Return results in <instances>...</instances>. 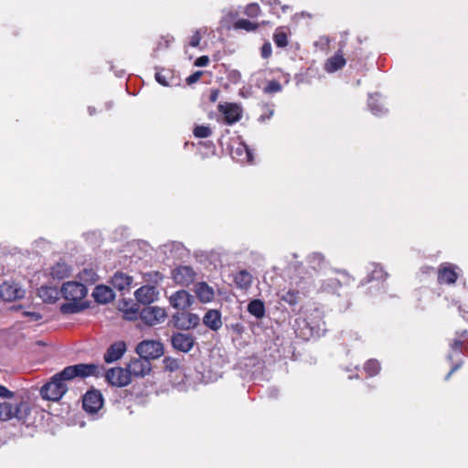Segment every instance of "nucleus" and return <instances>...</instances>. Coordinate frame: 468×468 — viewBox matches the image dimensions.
<instances>
[{
	"instance_id": "13",
	"label": "nucleus",
	"mask_w": 468,
	"mask_h": 468,
	"mask_svg": "<svg viewBox=\"0 0 468 468\" xmlns=\"http://www.w3.org/2000/svg\"><path fill=\"white\" fill-rule=\"evenodd\" d=\"M103 405L102 395L99 390H90L82 399V406L85 411L89 413L97 412Z\"/></svg>"
},
{
	"instance_id": "60",
	"label": "nucleus",
	"mask_w": 468,
	"mask_h": 468,
	"mask_svg": "<svg viewBox=\"0 0 468 468\" xmlns=\"http://www.w3.org/2000/svg\"><path fill=\"white\" fill-rule=\"evenodd\" d=\"M273 391H275V394H271V396H272V397H275V396H276L277 389H273Z\"/></svg>"
},
{
	"instance_id": "52",
	"label": "nucleus",
	"mask_w": 468,
	"mask_h": 468,
	"mask_svg": "<svg viewBox=\"0 0 468 468\" xmlns=\"http://www.w3.org/2000/svg\"><path fill=\"white\" fill-rule=\"evenodd\" d=\"M201 75H202V71H196L193 74H191L189 77H187L186 82L188 84H193V83L197 82V80H199Z\"/></svg>"
},
{
	"instance_id": "31",
	"label": "nucleus",
	"mask_w": 468,
	"mask_h": 468,
	"mask_svg": "<svg viewBox=\"0 0 468 468\" xmlns=\"http://www.w3.org/2000/svg\"><path fill=\"white\" fill-rule=\"evenodd\" d=\"M309 267L316 275L315 279H319L320 272L325 268L326 263L322 254L313 253L308 257Z\"/></svg>"
},
{
	"instance_id": "21",
	"label": "nucleus",
	"mask_w": 468,
	"mask_h": 468,
	"mask_svg": "<svg viewBox=\"0 0 468 468\" xmlns=\"http://www.w3.org/2000/svg\"><path fill=\"white\" fill-rule=\"evenodd\" d=\"M204 324L212 331H218L222 326L221 313L216 309L208 310L203 317Z\"/></svg>"
},
{
	"instance_id": "15",
	"label": "nucleus",
	"mask_w": 468,
	"mask_h": 468,
	"mask_svg": "<svg viewBox=\"0 0 468 468\" xmlns=\"http://www.w3.org/2000/svg\"><path fill=\"white\" fill-rule=\"evenodd\" d=\"M24 290L16 283L5 282L0 285V298L6 302H12L24 297Z\"/></svg>"
},
{
	"instance_id": "23",
	"label": "nucleus",
	"mask_w": 468,
	"mask_h": 468,
	"mask_svg": "<svg viewBox=\"0 0 468 468\" xmlns=\"http://www.w3.org/2000/svg\"><path fill=\"white\" fill-rule=\"evenodd\" d=\"M92 296L99 303H108L115 298V293L109 286L98 285L95 287Z\"/></svg>"
},
{
	"instance_id": "38",
	"label": "nucleus",
	"mask_w": 468,
	"mask_h": 468,
	"mask_svg": "<svg viewBox=\"0 0 468 468\" xmlns=\"http://www.w3.org/2000/svg\"><path fill=\"white\" fill-rule=\"evenodd\" d=\"M82 309L79 302L69 301V303H63L60 306V312L65 314H76Z\"/></svg>"
},
{
	"instance_id": "11",
	"label": "nucleus",
	"mask_w": 468,
	"mask_h": 468,
	"mask_svg": "<svg viewBox=\"0 0 468 468\" xmlns=\"http://www.w3.org/2000/svg\"><path fill=\"white\" fill-rule=\"evenodd\" d=\"M171 344L175 349L187 353L195 345V337L189 333H175L171 336Z\"/></svg>"
},
{
	"instance_id": "39",
	"label": "nucleus",
	"mask_w": 468,
	"mask_h": 468,
	"mask_svg": "<svg viewBox=\"0 0 468 468\" xmlns=\"http://www.w3.org/2000/svg\"><path fill=\"white\" fill-rule=\"evenodd\" d=\"M364 370L369 377H374L380 370V364L376 359H369L364 366Z\"/></svg>"
},
{
	"instance_id": "34",
	"label": "nucleus",
	"mask_w": 468,
	"mask_h": 468,
	"mask_svg": "<svg viewBox=\"0 0 468 468\" xmlns=\"http://www.w3.org/2000/svg\"><path fill=\"white\" fill-rule=\"evenodd\" d=\"M368 108L370 112L376 116H382L387 112V109L384 107L383 103L379 101L378 94L369 95Z\"/></svg>"
},
{
	"instance_id": "51",
	"label": "nucleus",
	"mask_w": 468,
	"mask_h": 468,
	"mask_svg": "<svg viewBox=\"0 0 468 468\" xmlns=\"http://www.w3.org/2000/svg\"><path fill=\"white\" fill-rule=\"evenodd\" d=\"M209 62V58L207 56H201L197 58L195 61V66L197 67H206Z\"/></svg>"
},
{
	"instance_id": "47",
	"label": "nucleus",
	"mask_w": 468,
	"mask_h": 468,
	"mask_svg": "<svg viewBox=\"0 0 468 468\" xmlns=\"http://www.w3.org/2000/svg\"><path fill=\"white\" fill-rule=\"evenodd\" d=\"M329 43V38L325 36H323L315 42V46L319 47L321 49H325L328 48Z\"/></svg>"
},
{
	"instance_id": "49",
	"label": "nucleus",
	"mask_w": 468,
	"mask_h": 468,
	"mask_svg": "<svg viewBox=\"0 0 468 468\" xmlns=\"http://www.w3.org/2000/svg\"><path fill=\"white\" fill-rule=\"evenodd\" d=\"M155 80L156 81L163 85V86H168L169 83L167 81L166 76L163 72H156L155 73Z\"/></svg>"
},
{
	"instance_id": "18",
	"label": "nucleus",
	"mask_w": 468,
	"mask_h": 468,
	"mask_svg": "<svg viewBox=\"0 0 468 468\" xmlns=\"http://www.w3.org/2000/svg\"><path fill=\"white\" fill-rule=\"evenodd\" d=\"M231 156L240 164H251L253 162V153L243 142H240L237 146L232 147Z\"/></svg>"
},
{
	"instance_id": "6",
	"label": "nucleus",
	"mask_w": 468,
	"mask_h": 468,
	"mask_svg": "<svg viewBox=\"0 0 468 468\" xmlns=\"http://www.w3.org/2000/svg\"><path fill=\"white\" fill-rule=\"evenodd\" d=\"M197 271L188 265H179L172 271L174 282L181 286H188L197 279Z\"/></svg>"
},
{
	"instance_id": "32",
	"label": "nucleus",
	"mask_w": 468,
	"mask_h": 468,
	"mask_svg": "<svg viewBox=\"0 0 468 468\" xmlns=\"http://www.w3.org/2000/svg\"><path fill=\"white\" fill-rule=\"evenodd\" d=\"M234 282L238 288L247 290L252 283V275L248 271L241 270L235 274Z\"/></svg>"
},
{
	"instance_id": "27",
	"label": "nucleus",
	"mask_w": 468,
	"mask_h": 468,
	"mask_svg": "<svg viewBox=\"0 0 468 468\" xmlns=\"http://www.w3.org/2000/svg\"><path fill=\"white\" fill-rule=\"evenodd\" d=\"M120 310L122 312L123 318L129 321L136 320L140 317L139 306L136 303L123 301L120 305Z\"/></svg>"
},
{
	"instance_id": "5",
	"label": "nucleus",
	"mask_w": 468,
	"mask_h": 468,
	"mask_svg": "<svg viewBox=\"0 0 468 468\" xmlns=\"http://www.w3.org/2000/svg\"><path fill=\"white\" fill-rule=\"evenodd\" d=\"M140 318L145 324L153 326L165 320L166 312L162 307L148 305L141 310Z\"/></svg>"
},
{
	"instance_id": "28",
	"label": "nucleus",
	"mask_w": 468,
	"mask_h": 468,
	"mask_svg": "<svg viewBox=\"0 0 468 468\" xmlns=\"http://www.w3.org/2000/svg\"><path fill=\"white\" fill-rule=\"evenodd\" d=\"M165 254L174 259H181L186 255V248L181 242L171 241L163 246Z\"/></svg>"
},
{
	"instance_id": "41",
	"label": "nucleus",
	"mask_w": 468,
	"mask_h": 468,
	"mask_svg": "<svg viewBox=\"0 0 468 468\" xmlns=\"http://www.w3.org/2000/svg\"><path fill=\"white\" fill-rule=\"evenodd\" d=\"M193 133L197 138H207L212 134V131L208 126L197 125L194 128Z\"/></svg>"
},
{
	"instance_id": "1",
	"label": "nucleus",
	"mask_w": 468,
	"mask_h": 468,
	"mask_svg": "<svg viewBox=\"0 0 468 468\" xmlns=\"http://www.w3.org/2000/svg\"><path fill=\"white\" fill-rule=\"evenodd\" d=\"M101 368L96 364H77L66 367L62 371L54 375L50 381L46 383L40 389L43 399L48 400H58L67 392L66 381L77 377L84 378L91 376H99Z\"/></svg>"
},
{
	"instance_id": "14",
	"label": "nucleus",
	"mask_w": 468,
	"mask_h": 468,
	"mask_svg": "<svg viewBox=\"0 0 468 468\" xmlns=\"http://www.w3.org/2000/svg\"><path fill=\"white\" fill-rule=\"evenodd\" d=\"M194 302V296L186 290H179L174 292L169 298L171 306L177 310H186L190 307Z\"/></svg>"
},
{
	"instance_id": "50",
	"label": "nucleus",
	"mask_w": 468,
	"mask_h": 468,
	"mask_svg": "<svg viewBox=\"0 0 468 468\" xmlns=\"http://www.w3.org/2000/svg\"><path fill=\"white\" fill-rule=\"evenodd\" d=\"M271 55V46L270 43L263 44L261 48V57L264 58H269Z\"/></svg>"
},
{
	"instance_id": "19",
	"label": "nucleus",
	"mask_w": 468,
	"mask_h": 468,
	"mask_svg": "<svg viewBox=\"0 0 468 468\" xmlns=\"http://www.w3.org/2000/svg\"><path fill=\"white\" fill-rule=\"evenodd\" d=\"M345 42H340L339 50L331 58H329L324 63V70L328 73L335 72L341 69L346 63L342 54V49L345 47Z\"/></svg>"
},
{
	"instance_id": "56",
	"label": "nucleus",
	"mask_w": 468,
	"mask_h": 468,
	"mask_svg": "<svg viewBox=\"0 0 468 468\" xmlns=\"http://www.w3.org/2000/svg\"><path fill=\"white\" fill-rule=\"evenodd\" d=\"M217 97H218V92L217 91H214L212 92L211 96H210V100L212 101H215L217 100Z\"/></svg>"
},
{
	"instance_id": "59",
	"label": "nucleus",
	"mask_w": 468,
	"mask_h": 468,
	"mask_svg": "<svg viewBox=\"0 0 468 468\" xmlns=\"http://www.w3.org/2000/svg\"><path fill=\"white\" fill-rule=\"evenodd\" d=\"M106 106H107V109H110L112 107V103L109 102V103L106 104Z\"/></svg>"
},
{
	"instance_id": "25",
	"label": "nucleus",
	"mask_w": 468,
	"mask_h": 468,
	"mask_svg": "<svg viewBox=\"0 0 468 468\" xmlns=\"http://www.w3.org/2000/svg\"><path fill=\"white\" fill-rule=\"evenodd\" d=\"M133 282V279L132 276H129L121 271L116 272L112 278V286L121 292L128 291Z\"/></svg>"
},
{
	"instance_id": "45",
	"label": "nucleus",
	"mask_w": 468,
	"mask_h": 468,
	"mask_svg": "<svg viewBox=\"0 0 468 468\" xmlns=\"http://www.w3.org/2000/svg\"><path fill=\"white\" fill-rule=\"evenodd\" d=\"M164 363H165V368L168 369L169 371H176L180 367V364L176 359H173L170 357L165 358L164 360Z\"/></svg>"
},
{
	"instance_id": "7",
	"label": "nucleus",
	"mask_w": 468,
	"mask_h": 468,
	"mask_svg": "<svg viewBox=\"0 0 468 468\" xmlns=\"http://www.w3.org/2000/svg\"><path fill=\"white\" fill-rule=\"evenodd\" d=\"M130 378H144L151 372L152 367L150 361L139 356L131 359L126 367Z\"/></svg>"
},
{
	"instance_id": "43",
	"label": "nucleus",
	"mask_w": 468,
	"mask_h": 468,
	"mask_svg": "<svg viewBox=\"0 0 468 468\" xmlns=\"http://www.w3.org/2000/svg\"><path fill=\"white\" fill-rule=\"evenodd\" d=\"M282 90V85L277 80H271L264 88L265 93L280 92Z\"/></svg>"
},
{
	"instance_id": "37",
	"label": "nucleus",
	"mask_w": 468,
	"mask_h": 468,
	"mask_svg": "<svg viewBox=\"0 0 468 468\" xmlns=\"http://www.w3.org/2000/svg\"><path fill=\"white\" fill-rule=\"evenodd\" d=\"M299 291L290 289L282 292L280 298L282 302L287 303L290 305H295L299 302Z\"/></svg>"
},
{
	"instance_id": "35",
	"label": "nucleus",
	"mask_w": 468,
	"mask_h": 468,
	"mask_svg": "<svg viewBox=\"0 0 468 468\" xmlns=\"http://www.w3.org/2000/svg\"><path fill=\"white\" fill-rule=\"evenodd\" d=\"M368 278L367 282L372 281H380L385 280L388 276V273L385 272L383 268L377 263H370L368 266Z\"/></svg>"
},
{
	"instance_id": "24",
	"label": "nucleus",
	"mask_w": 468,
	"mask_h": 468,
	"mask_svg": "<svg viewBox=\"0 0 468 468\" xmlns=\"http://www.w3.org/2000/svg\"><path fill=\"white\" fill-rule=\"evenodd\" d=\"M306 326L310 329L311 335L321 336L325 332L324 322L322 321L320 313L315 311L314 318L307 317L305 320Z\"/></svg>"
},
{
	"instance_id": "20",
	"label": "nucleus",
	"mask_w": 468,
	"mask_h": 468,
	"mask_svg": "<svg viewBox=\"0 0 468 468\" xmlns=\"http://www.w3.org/2000/svg\"><path fill=\"white\" fill-rule=\"evenodd\" d=\"M126 352V344L124 341H117L112 344L106 350L103 358L106 363H112L124 355Z\"/></svg>"
},
{
	"instance_id": "44",
	"label": "nucleus",
	"mask_w": 468,
	"mask_h": 468,
	"mask_svg": "<svg viewBox=\"0 0 468 468\" xmlns=\"http://www.w3.org/2000/svg\"><path fill=\"white\" fill-rule=\"evenodd\" d=\"M260 13V6L257 4H250L246 6L245 14L248 16L255 17Z\"/></svg>"
},
{
	"instance_id": "12",
	"label": "nucleus",
	"mask_w": 468,
	"mask_h": 468,
	"mask_svg": "<svg viewBox=\"0 0 468 468\" xmlns=\"http://www.w3.org/2000/svg\"><path fill=\"white\" fill-rule=\"evenodd\" d=\"M457 269V266L449 262L441 264L438 269V282L440 284H454L458 279Z\"/></svg>"
},
{
	"instance_id": "4",
	"label": "nucleus",
	"mask_w": 468,
	"mask_h": 468,
	"mask_svg": "<svg viewBox=\"0 0 468 468\" xmlns=\"http://www.w3.org/2000/svg\"><path fill=\"white\" fill-rule=\"evenodd\" d=\"M60 292L66 300L79 302L87 295L88 289L80 282H67L63 283Z\"/></svg>"
},
{
	"instance_id": "40",
	"label": "nucleus",
	"mask_w": 468,
	"mask_h": 468,
	"mask_svg": "<svg viewBox=\"0 0 468 468\" xmlns=\"http://www.w3.org/2000/svg\"><path fill=\"white\" fill-rule=\"evenodd\" d=\"M235 29H244L248 32L254 31L258 28V25L248 19H239L234 24Z\"/></svg>"
},
{
	"instance_id": "46",
	"label": "nucleus",
	"mask_w": 468,
	"mask_h": 468,
	"mask_svg": "<svg viewBox=\"0 0 468 468\" xmlns=\"http://www.w3.org/2000/svg\"><path fill=\"white\" fill-rule=\"evenodd\" d=\"M201 38H202V30L197 29L195 31V33L191 37L189 45L193 48L198 47V45L200 44Z\"/></svg>"
},
{
	"instance_id": "58",
	"label": "nucleus",
	"mask_w": 468,
	"mask_h": 468,
	"mask_svg": "<svg viewBox=\"0 0 468 468\" xmlns=\"http://www.w3.org/2000/svg\"><path fill=\"white\" fill-rule=\"evenodd\" d=\"M282 11L285 12L287 9H289V6L288 5H282Z\"/></svg>"
},
{
	"instance_id": "22",
	"label": "nucleus",
	"mask_w": 468,
	"mask_h": 468,
	"mask_svg": "<svg viewBox=\"0 0 468 468\" xmlns=\"http://www.w3.org/2000/svg\"><path fill=\"white\" fill-rule=\"evenodd\" d=\"M195 293L201 303H210L215 298V291L207 282H201L195 285Z\"/></svg>"
},
{
	"instance_id": "48",
	"label": "nucleus",
	"mask_w": 468,
	"mask_h": 468,
	"mask_svg": "<svg viewBox=\"0 0 468 468\" xmlns=\"http://www.w3.org/2000/svg\"><path fill=\"white\" fill-rule=\"evenodd\" d=\"M22 315L27 317L30 321H38L42 319V315L37 312H23Z\"/></svg>"
},
{
	"instance_id": "54",
	"label": "nucleus",
	"mask_w": 468,
	"mask_h": 468,
	"mask_svg": "<svg viewBox=\"0 0 468 468\" xmlns=\"http://www.w3.org/2000/svg\"><path fill=\"white\" fill-rule=\"evenodd\" d=\"M261 1L269 4L270 5H277L281 4L279 0H261Z\"/></svg>"
},
{
	"instance_id": "30",
	"label": "nucleus",
	"mask_w": 468,
	"mask_h": 468,
	"mask_svg": "<svg viewBox=\"0 0 468 468\" xmlns=\"http://www.w3.org/2000/svg\"><path fill=\"white\" fill-rule=\"evenodd\" d=\"M247 311L257 320L262 319L266 314L265 304L260 299L251 300L247 305Z\"/></svg>"
},
{
	"instance_id": "16",
	"label": "nucleus",
	"mask_w": 468,
	"mask_h": 468,
	"mask_svg": "<svg viewBox=\"0 0 468 468\" xmlns=\"http://www.w3.org/2000/svg\"><path fill=\"white\" fill-rule=\"evenodd\" d=\"M159 292L153 285H144L134 292L135 299L143 304H150L158 299Z\"/></svg>"
},
{
	"instance_id": "26",
	"label": "nucleus",
	"mask_w": 468,
	"mask_h": 468,
	"mask_svg": "<svg viewBox=\"0 0 468 468\" xmlns=\"http://www.w3.org/2000/svg\"><path fill=\"white\" fill-rule=\"evenodd\" d=\"M60 294V290H58L56 286H41L38 289V296L45 303H56L59 299Z\"/></svg>"
},
{
	"instance_id": "53",
	"label": "nucleus",
	"mask_w": 468,
	"mask_h": 468,
	"mask_svg": "<svg viewBox=\"0 0 468 468\" xmlns=\"http://www.w3.org/2000/svg\"><path fill=\"white\" fill-rule=\"evenodd\" d=\"M14 396V393L5 387L0 385V398L9 399Z\"/></svg>"
},
{
	"instance_id": "55",
	"label": "nucleus",
	"mask_w": 468,
	"mask_h": 468,
	"mask_svg": "<svg viewBox=\"0 0 468 468\" xmlns=\"http://www.w3.org/2000/svg\"><path fill=\"white\" fill-rule=\"evenodd\" d=\"M88 112H89V114H90V115H93V114H95L96 110H95V108H94V107L90 106V107L88 108Z\"/></svg>"
},
{
	"instance_id": "10",
	"label": "nucleus",
	"mask_w": 468,
	"mask_h": 468,
	"mask_svg": "<svg viewBox=\"0 0 468 468\" xmlns=\"http://www.w3.org/2000/svg\"><path fill=\"white\" fill-rule=\"evenodd\" d=\"M173 320L175 326L183 330L195 328L200 322L199 316L193 313H177L173 315Z\"/></svg>"
},
{
	"instance_id": "29",
	"label": "nucleus",
	"mask_w": 468,
	"mask_h": 468,
	"mask_svg": "<svg viewBox=\"0 0 468 468\" xmlns=\"http://www.w3.org/2000/svg\"><path fill=\"white\" fill-rule=\"evenodd\" d=\"M314 282L320 284L319 291L328 293H335L341 287V282L336 278H327L326 280L319 278L314 279Z\"/></svg>"
},
{
	"instance_id": "33",
	"label": "nucleus",
	"mask_w": 468,
	"mask_h": 468,
	"mask_svg": "<svg viewBox=\"0 0 468 468\" xmlns=\"http://www.w3.org/2000/svg\"><path fill=\"white\" fill-rule=\"evenodd\" d=\"M70 268L65 262H57L51 267L50 275L53 279L63 280L69 275Z\"/></svg>"
},
{
	"instance_id": "3",
	"label": "nucleus",
	"mask_w": 468,
	"mask_h": 468,
	"mask_svg": "<svg viewBox=\"0 0 468 468\" xmlns=\"http://www.w3.org/2000/svg\"><path fill=\"white\" fill-rule=\"evenodd\" d=\"M135 351L139 356L150 361V359H156L163 356L164 346L157 340H144L137 345Z\"/></svg>"
},
{
	"instance_id": "17",
	"label": "nucleus",
	"mask_w": 468,
	"mask_h": 468,
	"mask_svg": "<svg viewBox=\"0 0 468 468\" xmlns=\"http://www.w3.org/2000/svg\"><path fill=\"white\" fill-rule=\"evenodd\" d=\"M462 346L463 342L461 340H454L451 345L452 351L448 355V359L453 363L450 372L446 375L445 380H448L452 374H453L457 369L461 367L463 365L462 359Z\"/></svg>"
},
{
	"instance_id": "57",
	"label": "nucleus",
	"mask_w": 468,
	"mask_h": 468,
	"mask_svg": "<svg viewBox=\"0 0 468 468\" xmlns=\"http://www.w3.org/2000/svg\"><path fill=\"white\" fill-rule=\"evenodd\" d=\"M235 328H236V331L240 332V330H241L242 326H241V324H236V325H235Z\"/></svg>"
},
{
	"instance_id": "36",
	"label": "nucleus",
	"mask_w": 468,
	"mask_h": 468,
	"mask_svg": "<svg viewBox=\"0 0 468 468\" xmlns=\"http://www.w3.org/2000/svg\"><path fill=\"white\" fill-rule=\"evenodd\" d=\"M80 282L94 284L98 281V275L92 268H84L79 272Z\"/></svg>"
},
{
	"instance_id": "42",
	"label": "nucleus",
	"mask_w": 468,
	"mask_h": 468,
	"mask_svg": "<svg viewBox=\"0 0 468 468\" xmlns=\"http://www.w3.org/2000/svg\"><path fill=\"white\" fill-rule=\"evenodd\" d=\"M273 41L279 48H285L288 45L286 33L282 31H276L273 35Z\"/></svg>"
},
{
	"instance_id": "2",
	"label": "nucleus",
	"mask_w": 468,
	"mask_h": 468,
	"mask_svg": "<svg viewBox=\"0 0 468 468\" xmlns=\"http://www.w3.org/2000/svg\"><path fill=\"white\" fill-rule=\"evenodd\" d=\"M31 412V408L27 401L8 402L5 401L0 403V420L7 421L16 420L22 423L28 422V417Z\"/></svg>"
},
{
	"instance_id": "8",
	"label": "nucleus",
	"mask_w": 468,
	"mask_h": 468,
	"mask_svg": "<svg viewBox=\"0 0 468 468\" xmlns=\"http://www.w3.org/2000/svg\"><path fill=\"white\" fill-rule=\"evenodd\" d=\"M218 110L223 114V122L228 125H232L241 119L242 109L237 103L219 104Z\"/></svg>"
},
{
	"instance_id": "9",
	"label": "nucleus",
	"mask_w": 468,
	"mask_h": 468,
	"mask_svg": "<svg viewBox=\"0 0 468 468\" xmlns=\"http://www.w3.org/2000/svg\"><path fill=\"white\" fill-rule=\"evenodd\" d=\"M105 378L107 381L116 387H125L130 384L131 378L127 369L122 367H113L106 372Z\"/></svg>"
}]
</instances>
